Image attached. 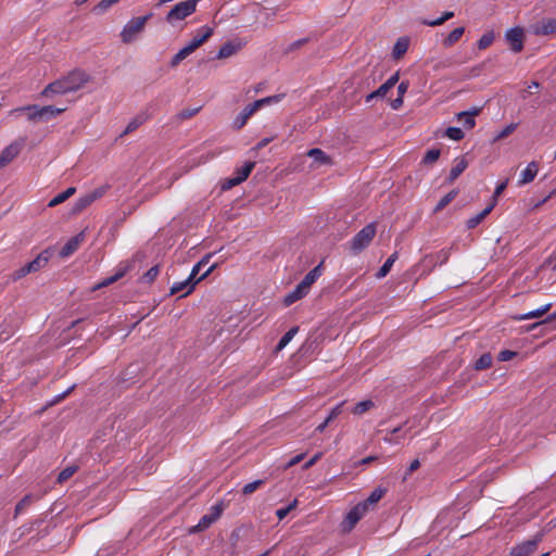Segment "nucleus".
I'll list each match as a JSON object with an SVG mask.
<instances>
[{"label": "nucleus", "mask_w": 556, "mask_h": 556, "mask_svg": "<svg viewBox=\"0 0 556 556\" xmlns=\"http://www.w3.org/2000/svg\"><path fill=\"white\" fill-rule=\"evenodd\" d=\"M199 0H184L176 3L166 14L165 21L175 26L197 11Z\"/></svg>", "instance_id": "1"}, {"label": "nucleus", "mask_w": 556, "mask_h": 556, "mask_svg": "<svg viewBox=\"0 0 556 556\" xmlns=\"http://www.w3.org/2000/svg\"><path fill=\"white\" fill-rule=\"evenodd\" d=\"M150 17L151 14H148L146 16L132 17L129 20L121 31V40L124 43L134 42L143 31L144 26Z\"/></svg>", "instance_id": "2"}, {"label": "nucleus", "mask_w": 556, "mask_h": 556, "mask_svg": "<svg viewBox=\"0 0 556 556\" xmlns=\"http://www.w3.org/2000/svg\"><path fill=\"white\" fill-rule=\"evenodd\" d=\"M376 235V225L370 223L362 228L351 240L350 247L354 254H358L369 245Z\"/></svg>", "instance_id": "3"}, {"label": "nucleus", "mask_w": 556, "mask_h": 556, "mask_svg": "<svg viewBox=\"0 0 556 556\" xmlns=\"http://www.w3.org/2000/svg\"><path fill=\"white\" fill-rule=\"evenodd\" d=\"M25 110L30 112V114H29L30 119H46V121L51 117H55L65 111L64 108H55L52 105H47L43 108L33 105V106H26V108L13 110V111H11V114L21 112V111H25Z\"/></svg>", "instance_id": "4"}, {"label": "nucleus", "mask_w": 556, "mask_h": 556, "mask_svg": "<svg viewBox=\"0 0 556 556\" xmlns=\"http://www.w3.org/2000/svg\"><path fill=\"white\" fill-rule=\"evenodd\" d=\"M24 139H17L7 146L0 153V168L8 166L22 151Z\"/></svg>", "instance_id": "5"}, {"label": "nucleus", "mask_w": 556, "mask_h": 556, "mask_svg": "<svg viewBox=\"0 0 556 556\" xmlns=\"http://www.w3.org/2000/svg\"><path fill=\"white\" fill-rule=\"evenodd\" d=\"M89 76L84 71H73L67 76L63 77V80L70 90L74 92L79 90L88 81Z\"/></svg>", "instance_id": "6"}, {"label": "nucleus", "mask_w": 556, "mask_h": 556, "mask_svg": "<svg viewBox=\"0 0 556 556\" xmlns=\"http://www.w3.org/2000/svg\"><path fill=\"white\" fill-rule=\"evenodd\" d=\"M368 508L362 502L355 505L346 515L343 522L344 529L350 531L367 514Z\"/></svg>", "instance_id": "7"}, {"label": "nucleus", "mask_w": 556, "mask_h": 556, "mask_svg": "<svg viewBox=\"0 0 556 556\" xmlns=\"http://www.w3.org/2000/svg\"><path fill=\"white\" fill-rule=\"evenodd\" d=\"M543 534L536 533L531 540H528L517 545L510 552L509 556H528L536 548L538 544L542 541Z\"/></svg>", "instance_id": "8"}, {"label": "nucleus", "mask_w": 556, "mask_h": 556, "mask_svg": "<svg viewBox=\"0 0 556 556\" xmlns=\"http://www.w3.org/2000/svg\"><path fill=\"white\" fill-rule=\"evenodd\" d=\"M523 29L520 27H514L506 31L505 39L509 43L510 49L514 52H520L523 48Z\"/></svg>", "instance_id": "9"}, {"label": "nucleus", "mask_w": 556, "mask_h": 556, "mask_svg": "<svg viewBox=\"0 0 556 556\" xmlns=\"http://www.w3.org/2000/svg\"><path fill=\"white\" fill-rule=\"evenodd\" d=\"M307 156L313 160L311 167L317 168L320 166H331L332 159L318 148H313L307 151Z\"/></svg>", "instance_id": "10"}, {"label": "nucleus", "mask_w": 556, "mask_h": 556, "mask_svg": "<svg viewBox=\"0 0 556 556\" xmlns=\"http://www.w3.org/2000/svg\"><path fill=\"white\" fill-rule=\"evenodd\" d=\"M254 162L244 163L240 168L237 169L235 176L228 180L227 187L237 186L244 181L251 174L252 169L254 168Z\"/></svg>", "instance_id": "11"}, {"label": "nucleus", "mask_w": 556, "mask_h": 556, "mask_svg": "<svg viewBox=\"0 0 556 556\" xmlns=\"http://www.w3.org/2000/svg\"><path fill=\"white\" fill-rule=\"evenodd\" d=\"M130 266H131V265H130L129 263H127V262H126V263H121V264L117 266V268H116V270H115L114 275H112V276H110V277H108V278H105V279H103L100 283H98V285L94 287V289H100V288H102V287H106V286H109V285L114 283V282H115V281H117L118 279L123 278V277L126 275V273L130 269Z\"/></svg>", "instance_id": "12"}, {"label": "nucleus", "mask_w": 556, "mask_h": 556, "mask_svg": "<svg viewBox=\"0 0 556 556\" xmlns=\"http://www.w3.org/2000/svg\"><path fill=\"white\" fill-rule=\"evenodd\" d=\"M85 239V233L81 231L75 237L71 238L61 249L60 255L62 257H67L73 254Z\"/></svg>", "instance_id": "13"}, {"label": "nucleus", "mask_w": 556, "mask_h": 556, "mask_svg": "<svg viewBox=\"0 0 556 556\" xmlns=\"http://www.w3.org/2000/svg\"><path fill=\"white\" fill-rule=\"evenodd\" d=\"M539 172V164L535 161L530 162L527 167L520 173L518 180L519 186L530 184Z\"/></svg>", "instance_id": "14"}, {"label": "nucleus", "mask_w": 556, "mask_h": 556, "mask_svg": "<svg viewBox=\"0 0 556 556\" xmlns=\"http://www.w3.org/2000/svg\"><path fill=\"white\" fill-rule=\"evenodd\" d=\"M197 285V281H192L191 278H186L182 281L173 283L170 287V294L181 293L182 296L188 295L192 292Z\"/></svg>", "instance_id": "15"}, {"label": "nucleus", "mask_w": 556, "mask_h": 556, "mask_svg": "<svg viewBox=\"0 0 556 556\" xmlns=\"http://www.w3.org/2000/svg\"><path fill=\"white\" fill-rule=\"evenodd\" d=\"M495 205L496 200L494 199L483 211H481L480 213L476 214L475 216L470 217L467 220V227L469 229L477 227L492 212Z\"/></svg>", "instance_id": "16"}, {"label": "nucleus", "mask_w": 556, "mask_h": 556, "mask_svg": "<svg viewBox=\"0 0 556 556\" xmlns=\"http://www.w3.org/2000/svg\"><path fill=\"white\" fill-rule=\"evenodd\" d=\"M70 90L67 89L63 78L61 79H58L51 84H49L42 91V94L43 96H49V94H64V93H68Z\"/></svg>", "instance_id": "17"}, {"label": "nucleus", "mask_w": 556, "mask_h": 556, "mask_svg": "<svg viewBox=\"0 0 556 556\" xmlns=\"http://www.w3.org/2000/svg\"><path fill=\"white\" fill-rule=\"evenodd\" d=\"M149 119V115L147 113H139L136 115L126 126L125 130L121 134V136H126L132 131H135L138 127L144 124Z\"/></svg>", "instance_id": "18"}, {"label": "nucleus", "mask_w": 556, "mask_h": 556, "mask_svg": "<svg viewBox=\"0 0 556 556\" xmlns=\"http://www.w3.org/2000/svg\"><path fill=\"white\" fill-rule=\"evenodd\" d=\"M213 35V28L208 26H203L198 30V34L192 38L189 42L195 49H198L202 43H204L211 36Z\"/></svg>", "instance_id": "19"}, {"label": "nucleus", "mask_w": 556, "mask_h": 556, "mask_svg": "<svg viewBox=\"0 0 556 556\" xmlns=\"http://www.w3.org/2000/svg\"><path fill=\"white\" fill-rule=\"evenodd\" d=\"M551 307H552V304L547 303V304H545V305H543V306H541V307H539L536 309L530 311V312L521 314V315H517L514 318L516 320H528V319L540 318L545 313H547Z\"/></svg>", "instance_id": "20"}, {"label": "nucleus", "mask_w": 556, "mask_h": 556, "mask_svg": "<svg viewBox=\"0 0 556 556\" xmlns=\"http://www.w3.org/2000/svg\"><path fill=\"white\" fill-rule=\"evenodd\" d=\"M479 109H475L470 112H460L457 114V118L465 128L470 129L476 125L475 116L479 113Z\"/></svg>", "instance_id": "21"}, {"label": "nucleus", "mask_w": 556, "mask_h": 556, "mask_svg": "<svg viewBox=\"0 0 556 556\" xmlns=\"http://www.w3.org/2000/svg\"><path fill=\"white\" fill-rule=\"evenodd\" d=\"M465 33V27H456L454 28L443 40L442 45L445 48L453 47L459 39L463 37Z\"/></svg>", "instance_id": "22"}, {"label": "nucleus", "mask_w": 556, "mask_h": 556, "mask_svg": "<svg viewBox=\"0 0 556 556\" xmlns=\"http://www.w3.org/2000/svg\"><path fill=\"white\" fill-rule=\"evenodd\" d=\"M49 256L46 252L40 253L37 257L26 264L29 274L36 273L47 265Z\"/></svg>", "instance_id": "23"}, {"label": "nucleus", "mask_w": 556, "mask_h": 556, "mask_svg": "<svg viewBox=\"0 0 556 556\" xmlns=\"http://www.w3.org/2000/svg\"><path fill=\"white\" fill-rule=\"evenodd\" d=\"M468 166V162L464 156L458 157L455 160V164L451 168L450 175H448V181H454Z\"/></svg>", "instance_id": "24"}, {"label": "nucleus", "mask_w": 556, "mask_h": 556, "mask_svg": "<svg viewBox=\"0 0 556 556\" xmlns=\"http://www.w3.org/2000/svg\"><path fill=\"white\" fill-rule=\"evenodd\" d=\"M409 47V39L407 37H401L396 40L392 55L394 59L399 60L401 59L408 50Z\"/></svg>", "instance_id": "25"}, {"label": "nucleus", "mask_w": 556, "mask_h": 556, "mask_svg": "<svg viewBox=\"0 0 556 556\" xmlns=\"http://www.w3.org/2000/svg\"><path fill=\"white\" fill-rule=\"evenodd\" d=\"M307 293L308 290L304 288L300 282L292 292L286 295L283 302L286 305H291L292 303L305 296Z\"/></svg>", "instance_id": "26"}, {"label": "nucleus", "mask_w": 556, "mask_h": 556, "mask_svg": "<svg viewBox=\"0 0 556 556\" xmlns=\"http://www.w3.org/2000/svg\"><path fill=\"white\" fill-rule=\"evenodd\" d=\"M320 275L321 264L315 266L312 270H309L301 281V285L307 290H309L311 286L320 277Z\"/></svg>", "instance_id": "27"}, {"label": "nucleus", "mask_w": 556, "mask_h": 556, "mask_svg": "<svg viewBox=\"0 0 556 556\" xmlns=\"http://www.w3.org/2000/svg\"><path fill=\"white\" fill-rule=\"evenodd\" d=\"M534 33L538 35H549V34L556 33V21L555 20L543 21L541 24H539L535 27Z\"/></svg>", "instance_id": "28"}, {"label": "nucleus", "mask_w": 556, "mask_h": 556, "mask_svg": "<svg viewBox=\"0 0 556 556\" xmlns=\"http://www.w3.org/2000/svg\"><path fill=\"white\" fill-rule=\"evenodd\" d=\"M76 189L74 187H70L67 188L65 191L59 193L58 195H55L53 199L50 200L49 202V206L50 207H53V206H56L61 203H63L64 201H66L70 197H72L74 193H75Z\"/></svg>", "instance_id": "29"}, {"label": "nucleus", "mask_w": 556, "mask_h": 556, "mask_svg": "<svg viewBox=\"0 0 556 556\" xmlns=\"http://www.w3.org/2000/svg\"><path fill=\"white\" fill-rule=\"evenodd\" d=\"M453 16H454V12L446 11L440 17H438L435 20H422L421 24L431 26V27H435V26L442 25L446 21L451 20Z\"/></svg>", "instance_id": "30"}, {"label": "nucleus", "mask_w": 556, "mask_h": 556, "mask_svg": "<svg viewBox=\"0 0 556 556\" xmlns=\"http://www.w3.org/2000/svg\"><path fill=\"white\" fill-rule=\"evenodd\" d=\"M215 267H216V265H215V264L211 265V266H210V267H208V268H207V269H206V270H205V271H204V273H203V274H202L198 279H197V282H198V281H200V280H202V279H204L206 276H208V275L214 270V268H215ZM201 268H202V263H197V264L193 266V268H192V270H191L190 275L188 276V278H191V280H192V281H195V277H197V275L200 273Z\"/></svg>", "instance_id": "31"}, {"label": "nucleus", "mask_w": 556, "mask_h": 556, "mask_svg": "<svg viewBox=\"0 0 556 556\" xmlns=\"http://www.w3.org/2000/svg\"><path fill=\"white\" fill-rule=\"evenodd\" d=\"M396 257H397L396 253H393L392 255H390L388 257V260L384 262V264L377 271L376 277L379 279L386 277L389 274V271L391 270L394 262L396 261Z\"/></svg>", "instance_id": "32"}, {"label": "nucleus", "mask_w": 556, "mask_h": 556, "mask_svg": "<svg viewBox=\"0 0 556 556\" xmlns=\"http://www.w3.org/2000/svg\"><path fill=\"white\" fill-rule=\"evenodd\" d=\"M384 493H386V489L377 488L370 493V495L367 497V500L363 501L362 503L366 504V507L369 509V506L378 503L382 498Z\"/></svg>", "instance_id": "33"}, {"label": "nucleus", "mask_w": 556, "mask_h": 556, "mask_svg": "<svg viewBox=\"0 0 556 556\" xmlns=\"http://www.w3.org/2000/svg\"><path fill=\"white\" fill-rule=\"evenodd\" d=\"M298 330H299L298 327H292L291 329H289L282 336V338L279 340V342H278V344L276 346V350L277 351L283 350L289 344V342L294 338V336L296 334Z\"/></svg>", "instance_id": "34"}, {"label": "nucleus", "mask_w": 556, "mask_h": 556, "mask_svg": "<svg viewBox=\"0 0 556 556\" xmlns=\"http://www.w3.org/2000/svg\"><path fill=\"white\" fill-rule=\"evenodd\" d=\"M251 116L252 114L244 108L233 119V127L236 129L242 128Z\"/></svg>", "instance_id": "35"}, {"label": "nucleus", "mask_w": 556, "mask_h": 556, "mask_svg": "<svg viewBox=\"0 0 556 556\" xmlns=\"http://www.w3.org/2000/svg\"><path fill=\"white\" fill-rule=\"evenodd\" d=\"M391 89L386 85V83H383L377 90L370 92L369 94L366 96V99L365 101L368 103L370 101H372L374 99H377V98H384L386 94L390 91Z\"/></svg>", "instance_id": "36"}, {"label": "nucleus", "mask_w": 556, "mask_h": 556, "mask_svg": "<svg viewBox=\"0 0 556 556\" xmlns=\"http://www.w3.org/2000/svg\"><path fill=\"white\" fill-rule=\"evenodd\" d=\"M236 51L237 48L232 43L227 42L220 47L216 56L217 59H226L233 55Z\"/></svg>", "instance_id": "37"}, {"label": "nucleus", "mask_w": 556, "mask_h": 556, "mask_svg": "<svg viewBox=\"0 0 556 556\" xmlns=\"http://www.w3.org/2000/svg\"><path fill=\"white\" fill-rule=\"evenodd\" d=\"M110 188L111 186L105 184L88 192L87 195L89 197L91 202H94L96 200L102 198L109 191Z\"/></svg>", "instance_id": "38"}, {"label": "nucleus", "mask_w": 556, "mask_h": 556, "mask_svg": "<svg viewBox=\"0 0 556 556\" xmlns=\"http://www.w3.org/2000/svg\"><path fill=\"white\" fill-rule=\"evenodd\" d=\"M372 407H374V402L370 400H365V401L358 402L354 406L353 414L363 415L364 413L368 412Z\"/></svg>", "instance_id": "39"}, {"label": "nucleus", "mask_w": 556, "mask_h": 556, "mask_svg": "<svg viewBox=\"0 0 556 556\" xmlns=\"http://www.w3.org/2000/svg\"><path fill=\"white\" fill-rule=\"evenodd\" d=\"M493 41H494V33L488 31L481 36V38L478 40L477 45L480 50H484L488 47H490Z\"/></svg>", "instance_id": "40"}, {"label": "nucleus", "mask_w": 556, "mask_h": 556, "mask_svg": "<svg viewBox=\"0 0 556 556\" xmlns=\"http://www.w3.org/2000/svg\"><path fill=\"white\" fill-rule=\"evenodd\" d=\"M213 522H214L213 519L206 514L199 520L198 525L194 526L191 531L192 532L203 531V530L207 529Z\"/></svg>", "instance_id": "41"}, {"label": "nucleus", "mask_w": 556, "mask_h": 556, "mask_svg": "<svg viewBox=\"0 0 556 556\" xmlns=\"http://www.w3.org/2000/svg\"><path fill=\"white\" fill-rule=\"evenodd\" d=\"M492 364V356L489 353L482 354L476 362V369L489 368Z\"/></svg>", "instance_id": "42"}, {"label": "nucleus", "mask_w": 556, "mask_h": 556, "mask_svg": "<svg viewBox=\"0 0 556 556\" xmlns=\"http://www.w3.org/2000/svg\"><path fill=\"white\" fill-rule=\"evenodd\" d=\"M445 136L452 140L458 141L464 138V131L458 127H448Z\"/></svg>", "instance_id": "43"}, {"label": "nucleus", "mask_w": 556, "mask_h": 556, "mask_svg": "<svg viewBox=\"0 0 556 556\" xmlns=\"http://www.w3.org/2000/svg\"><path fill=\"white\" fill-rule=\"evenodd\" d=\"M264 480H255L253 482L247 483L243 489L242 493L245 495L252 494L255 492L262 484H264Z\"/></svg>", "instance_id": "44"}, {"label": "nucleus", "mask_w": 556, "mask_h": 556, "mask_svg": "<svg viewBox=\"0 0 556 556\" xmlns=\"http://www.w3.org/2000/svg\"><path fill=\"white\" fill-rule=\"evenodd\" d=\"M91 203L92 202L90 201L89 197L86 193L85 195L77 199V201L75 202L74 211L80 212L84 208H86L88 205H90Z\"/></svg>", "instance_id": "45"}, {"label": "nucleus", "mask_w": 556, "mask_h": 556, "mask_svg": "<svg viewBox=\"0 0 556 556\" xmlns=\"http://www.w3.org/2000/svg\"><path fill=\"white\" fill-rule=\"evenodd\" d=\"M76 471V467L71 466L63 469L58 476V482L62 483L70 479Z\"/></svg>", "instance_id": "46"}, {"label": "nucleus", "mask_w": 556, "mask_h": 556, "mask_svg": "<svg viewBox=\"0 0 556 556\" xmlns=\"http://www.w3.org/2000/svg\"><path fill=\"white\" fill-rule=\"evenodd\" d=\"M296 504H298V501L294 500L288 506L277 509L276 515H277L278 519L282 520L285 517H287V515L296 506Z\"/></svg>", "instance_id": "47"}, {"label": "nucleus", "mask_w": 556, "mask_h": 556, "mask_svg": "<svg viewBox=\"0 0 556 556\" xmlns=\"http://www.w3.org/2000/svg\"><path fill=\"white\" fill-rule=\"evenodd\" d=\"M439 156H440V150L431 149V150L427 151L422 161L426 164H431V163L435 162L439 159Z\"/></svg>", "instance_id": "48"}, {"label": "nucleus", "mask_w": 556, "mask_h": 556, "mask_svg": "<svg viewBox=\"0 0 556 556\" xmlns=\"http://www.w3.org/2000/svg\"><path fill=\"white\" fill-rule=\"evenodd\" d=\"M517 128V124L511 123L504 127L494 138L495 141L501 140L507 136H509Z\"/></svg>", "instance_id": "49"}, {"label": "nucleus", "mask_w": 556, "mask_h": 556, "mask_svg": "<svg viewBox=\"0 0 556 556\" xmlns=\"http://www.w3.org/2000/svg\"><path fill=\"white\" fill-rule=\"evenodd\" d=\"M189 54L185 48L180 49L172 59L170 65L173 67L177 66L181 61H184Z\"/></svg>", "instance_id": "50"}, {"label": "nucleus", "mask_w": 556, "mask_h": 556, "mask_svg": "<svg viewBox=\"0 0 556 556\" xmlns=\"http://www.w3.org/2000/svg\"><path fill=\"white\" fill-rule=\"evenodd\" d=\"M456 197V191H451L447 194H445L438 203L435 210L440 211L444 206H446L454 198Z\"/></svg>", "instance_id": "51"}, {"label": "nucleus", "mask_w": 556, "mask_h": 556, "mask_svg": "<svg viewBox=\"0 0 556 556\" xmlns=\"http://www.w3.org/2000/svg\"><path fill=\"white\" fill-rule=\"evenodd\" d=\"M28 274H29V271L27 270V266L25 264L24 266H22L21 268L14 270L11 274V280L12 281H17V280H20L21 278L25 277Z\"/></svg>", "instance_id": "52"}, {"label": "nucleus", "mask_w": 556, "mask_h": 556, "mask_svg": "<svg viewBox=\"0 0 556 556\" xmlns=\"http://www.w3.org/2000/svg\"><path fill=\"white\" fill-rule=\"evenodd\" d=\"M402 430V428H394L391 432L387 433V435L384 437V441L390 443V444H399L400 441L397 440V437L396 434Z\"/></svg>", "instance_id": "53"}, {"label": "nucleus", "mask_w": 556, "mask_h": 556, "mask_svg": "<svg viewBox=\"0 0 556 556\" xmlns=\"http://www.w3.org/2000/svg\"><path fill=\"white\" fill-rule=\"evenodd\" d=\"M160 268L159 266L151 267L143 276L146 282H152L159 275Z\"/></svg>", "instance_id": "54"}, {"label": "nucleus", "mask_w": 556, "mask_h": 556, "mask_svg": "<svg viewBox=\"0 0 556 556\" xmlns=\"http://www.w3.org/2000/svg\"><path fill=\"white\" fill-rule=\"evenodd\" d=\"M516 352L510 350H503L498 353V361L507 362L510 361L514 356H516Z\"/></svg>", "instance_id": "55"}, {"label": "nucleus", "mask_w": 556, "mask_h": 556, "mask_svg": "<svg viewBox=\"0 0 556 556\" xmlns=\"http://www.w3.org/2000/svg\"><path fill=\"white\" fill-rule=\"evenodd\" d=\"M281 99H282V94H277V96H270V97L263 98V99H261V101H262L263 106H265V105H269L273 103H278Z\"/></svg>", "instance_id": "56"}, {"label": "nucleus", "mask_w": 556, "mask_h": 556, "mask_svg": "<svg viewBox=\"0 0 556 556\" xmlns=\"http://www.w3.org/2000/svg\"><path fill=\"white\" fill-rule=\"evenodd\" d=\"M507 185H508V179L500 182L494 190L492 200L495 199L497 201V198L503 193V191L506 189Z\"/></svg>", "instance_id": "57"}, {"label": "nucleus", "mask_w": 556, "mask_h": 556, "mask_svg": "<svg viewBox=\"0 0 556 556\" xmlns=\"http://www.w3.org/2000/svg\"><path fill=\"white\" fill-rule=\"evenodd\" d=\"M31 500H33V497H31L30 495H26V496H24V497H23V498L17 503V505H16V508H15L16 513L22 511V509H23L24 507H26L28 504H30Z\"/></svg>", "instance_id": "58"}, {"label": "nucleus", "mask_w": 556, "mask_h": 556, "mask_svg": "<svg viewBox=\"0 0 556 556\" xmlns=\"http://www.w3.org/2000/svg\"><path fill=\"white\" fill-rule=\"evenodd\" d=\"M220 514H222V507H220V505H214V506H212L211 511H210L207 515H208V516L213 519V521L215 522V521L219 518Z\"/></svg>", "instance_id": "59"}, {"label": "nucleus", "mask_w": 556, "mask_h": 556, "mask_svg": "<svg viewBox=\"0 0 556 556\" xmlns=\"http://www.w3.org/2000/svg\"><path fill=\"white\" fill-rule=\"evenodd\" d=\"M261 108H263L261 99L254 101L253 103H250L245 106V109L253 115L256 111H258Z\"/></svg>", "instance_id": "60"}, {"label": "nucleus", "mask_w": 556, "mask_h": 556, "mask_svg": "<svg viewBox=\"0 0 556 556\" xmlns=\"http://www.w3.org/2000/svg\"><path fill=\"white\" fill-rule=\"evenodd\" d=\"M261 108H263L261 99L254 101L253 103H250L245 106V109L253 115L256 111H258Z\"/></svg>", "instance_id": "61"}, {"label": "nucleus", "mask_w": 556, "mask_h": 556, "mask_svg": "<svg viewBox=\"0 0 556 556\" xmlns=\"http://www.w3.org/2000/svg\"><path fill=\"white\" fill-rule=\"evenodd\" d=\"M342 406H343V402L338 404L337 406H334L331 409L329 416L327 417L328 420L332 421L341 413Z\"/></svg>", "instance_id": "62"}, {"label": "nucleus", "mask_w": 556, "mask_h": 556, "mask_svg": "<svg viewBox=\"0 0 556 556\" xmlns=\"http://www.w3.org/2000/svg\"><path fill=\"white\" fill-rule=\"evenodd\" d=\"M304 458V454H299L292 457L285 466L286 469L291 468L292 466L299 464Z\"/></svg>", "instance_id": "63"}, {"label": "nucleus", "mask_w": 556, "mask_h": 556, "mask_svg": "<svg viewBox=\"0 0 556 556\" xmlns=\"http://www.w3.org/2000/svg\"><path fill=\"white\" fill-rule=\"evenodd\" d=\"M399 73H394L390 78L387 79L386 85L392 89L399 81Z\"/></svg>", "instance_id": "64"}]
</instances>
